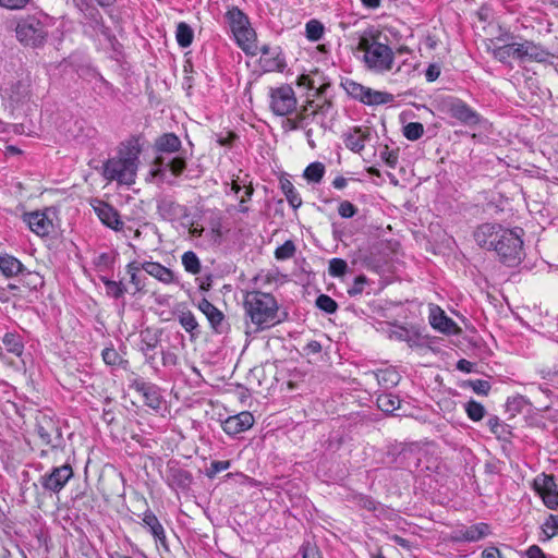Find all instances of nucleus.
I'll use <instances>...</instances> for the list:
<instances>
[{
  "label": "nucleus",
  "mask_w": 558,
  "mask_h": 558,
  "mask_svg": "<svg viewBox=\"0 0 558 558\" xmlns=\"http://www.w3.org/2000/svg\"><path fill=\"white\" fill-rule=\"evenodd\" d=\"M243 308L246 317V326H254V332L269 329L286 320L288 314L280 313L279 304L271 293L259 290L248 291L244 295Z\"/></svg>",
  "instance_id": "f257e3e1"
},
{
  "label": "nucleus",
  "mask_w": 558,
  "mask_h": 558,
  "mask_svg": "<svg viewBox=\"0 0 558 558\" xmlns=\"http://www.w3.org/2000/svg\"><path fill=\"white\" fill-rule=\"evenodd\" d=\"M142 147L138 138L133 137L119 150L118 156L107 159L101 167L105 180L117 181L120 184L131 185L135 182Z\"/></svg>",
  "instance_id": "f03ea898"
},
{
  "label": "nucleus",
  "mask_w": 558,
  "mask_h": 558,
  "mask_svg": "<svg viewBox=\"0 0 558 558\" xmlns=\"http://www.w3.org/2000/svg\"><path fill=\"white\" fill-rule=\"evenodd\" d=\"M355 56L365 66L375 73H385L392 69L395 53L392 49L378 41L373 32L359 35L356 38Z\"/></svg>",
  "instance_id": "7ed1b4c3"
},
{
  "label": "nucleus",
  "mask_w": 558,
  "mask_h": 558,
  "mask_svg": "<svg viewBox=\"0 0 558 558\" xmlns=\"http://www.w3.org/2000/svg\"><path fill=\"white\" fill-rule=\"evenodd\" d=\"M51 26V19L47 14H28L17 21L15 35L23 46L40 48L46 44Z\"/></svg>",
  "instance_id": "20e7f679"
},
{
  "label": "nucleus",
  "mask_w": 558,
  "mask_h": 558,
  "mask_svg": "<svg viewBox=\"0 0 558 558\" xmlns=\"http://www.w3.org/2000/svg\"><path fill=\"white\" fill-rule=\"evenodd\" d=\"M522 233V229H505V231L500 233L494 251L497 253L502 264L513 267L519 265L524 258L523 240L521 239Z\"/></svg>",
  "instance_id": "39448f33"
},
{
  "label": "nucleus",
  "mask_w": 558,
  "mask_h": 558,
  "mask_svg": "<svg viewBox=\"0 0 558 558\" xmlns=\"http://www.w3.org/2000/svg\"><path fill=\"white\" fill-rule=\"evenodd\" d=\"M35 433L41 444L47 446L51 451L64 449L65 440L62 434L61 422L56 415L39 412L36 416Z\"/></svg>",
  "instance_id": "423d86ee"
},
{
  "label": "nucleus",
  "mask_w": 558,
  "mask_h": 558,
  "mask_svg": "<svg viewBox=\"0 0 558 558\" xmlns=\"http://www.w3.org/2000/svg\"><path fill=\"white\" fill-rule=\"evenodd\" d=\"M73 476L74 471L71 464L53 466L49 472L40 475L38 483L33 484L37 490V498L40 495H58Z\"/></svg>",
  "instance_id": "0eeeda50"
},
{
  "label": "nucleus",
  "mask_w": 558,
  "mask_h": 558,
  "mask_svg": "<svg viewBox=\"0 0 558 558\" xmlns=\"http://www.w3.org/2000/svg\"><path fill=\"white\" fill-rule=\"evenodd\" d=\"M225 19L232 31L236 44L245 51H248V45L256 38V33L251 26L248 16L238 7L232 5L225 14Z\"/></svg>",
  "instance_id": "6e6552de"
},
{
  "label": "nucleus",
  "mask_w": 558,
  "mask_h": 558,
  "mask_svg": "<svg viewBox=\"0 0 558 558\" xmlns=\"http://www.w3.org/2000/svg\"><path fill=\"white\" fill-rule=\"evenodd\" d=\"M377 134L368 126L354 128L351 131V151L366 163H372L377 155Z\"/></svg>",
  "instance_id": "1a4fd4ad"
},
{
  "label": "nucleus",
  "mask_w": 558,
  "mask_h": 558,
  "mask_svg": "<svg viewBox=\"0 0 558 558\" xmlns=\"http://www.w3.org/2000/svg\"><path fill=\"white\" fill-rule=\"evenodd\" d=\"M399 373L393 368L379 369L377 372L364 373L362 378L351 379V389L364 387L365 390H372L375 386L384 389H390L397 386L400 381Z\"/></svg>",
  "instance_id": "9d476101"
},
{
  "label": "nucleus",
  "mask_w": 558,
  "mask_h": 558,
  "mask_svg": "<svg viewBox=\"0 0 558 558\" xmlns=\"http://www.w3.org/2000/svg\"><path fill=\"white\" fill-rule=\"evenodd\" d=\"M298 100L293 88L282 84L269 90V108L279 117H287L296 110Z\"/></svg>",
  "instance_id": "9b49d317"
},
{
  "label": "nucleus",
  "mask_w": 558,
  "mask_h": 558,
  "mask_svg": "<svg viewBox=\"0 0 558 558\" xmlns=\"http://www.w3.org/2000/svg\"><path fill=\"white\" fill-rule=\"evenodd\" d=\"M77 11L83 17L84 25L92 28L95 33L100 34L110 43L116 40V36L112 34L111 28L105 24L102 14L99 11L96 2L84 5Z\"/></svg>",
  "instance_id": "f8f14e48"
},
{
  "label": "nucleus",
  "mask_w": 558,
  "mask_h": 558,
  "mask_svg": "<svg viewBox=\"0 0 558 558\" xmlns=\"http://www.w3.org/2000/svg\"><path fill=\"white\" fill-rule=\"evenodd\" d=\"M129 387L142 395L144 403L148 408L153 410H159L161 408L163 397L161 395V389L156 384L136 376L130 380Z\"/></svg>",
  "instance_id": "ddd939ff"
},
{
  "label": "nucleus",
  "mask_w": 558,
  "mask_h": 558,
  "mask_svg": "<svg viewBox=\"0 0 558 558\" xmlns=\"http://www.w3.org/2000/svg\"><path fill=\"white\" fill-rule=\"evenodd\" d=\"M165 481L172 490L186 493L191 489L193 475L189 470L181 468L177 460H169Z\"/></svg>",
  "instance_id": "4468645a"
},
{
  "label": "nucleus",
  "mask_w": 558,
  "mask_h": 558,
  "mask_svg": "<svg viewBox=\"0 0 558 558\" xmlns=\"http://www.w3.org/2000/svg\"><path fill=\"white\" fill-rule=\"evenodd\" d=\"M447 112L464 125H476L481 122V116L466 102L459 98L450 97L445 102Z\"/></svg>",
  "instance_id": "2eb2a0df"
},
{
  "label": "nucleus",
  "mask_w": 558,
  "mask_h": 558,
  "mask_svg": "<svg viewBox=\"0 0 558 558\" xmlns=\"http://www.w3.org/2000/svg\"><path fill=\"white\" fill-rule=\"evenodd\" d=\"M351 98H354L367 106H379L392 102L395 97L386 92L374 90L371 87L351 82Z\"/></svg>",
  "instance_id": "dca6fc26"
},
{
  "label": "nucleus",
  "mask_w": 558,
  "mask_h": 558,
  "mask_svg": "<svg viewBox=\"0 0 558 558\" xmlns=\"http://www.w3.org/2000/svg\"><path fill=\"white\" fill-rule=\"evenodd\" d=\"M260 59L259 65L263 72H284L287 68L286 56L280 46L270 47L264 45L259 49Z\"/></svg>",
  "instance_id": "f3484780"
},
{
  "label": "nucleus",
  "mask_w": 558,
  "mask_h": 558,
  "mask_svg": "<svg viewBox=\"0 0 558 558\" xmlns=\"http://www.w3.org/2000/svg\"><path fill=\"white\" fill-rule=\"evenodd\" d=\"M515 59L521 62H547L550 58L549 51L538 44L531 40H524L523 43H515Z\"/></svg>",
  "instance_id": "a211bd4d"
},
{
  "label": "nucleus",
  "mask_w": 558,
  "mask_h": 558,
  "mask_svg": "<svg viewBox=\"0 0 558 558\" xmlns=\"http://www.w3.org/2000/svg\"><path fill=\"white\" fill-rule=\"evenodd\" d=\"M90 206L93 207L99 220L106 227L114 231H121L123 229L124 223L120 217V214L112 205L105 201L94 198L90 202Z\"/></svg>",
  "instance_id": "6ab92c4d"
},
{
  "label": "nucleus",
  "mask_w": 558,
  "mask_h": 558,
  "mask_svg": "<svg viewBox=\"0 0 558 558\" xmlns=\"http://www.w3.org/2000/svg\"><path fill=\"white\" fill-rule=\"evenodd\" d=\"M254 416L248 411L240 412L235 415L228 416L222 421L221 426L223 432L232 437L248 430L254 425Z\"/></svg>",
  "instance_id": "aec40b11"
},
{
  "label": "nucleus",
  "mask_w": 558,
  "mask_h": 558,
  "mask_svg": "<svg viewBox=\"0 0 558 558\" xmlns=\"http://www.w3.org/2000/svg\"><path fill=\"white\" fill-rule=\"evenodd\" d=\"M198 310L207 317L213 330L216 333H223L228 330L229 326L226 323L225 314L217 308L210 301L203 298L198 304Z\"/></svg>",
  "instance_id": "412c9836"
},
{
  "label": "nucleus",
  "mask_w": 558,
  "mask_h": 558,
  "mask_svg": "<svg viewBox=\"0 0 558 558\" xmlns=\"http://www.w3.org/2000/svg\"><path fill=\"white\" fill-rule=\"evenodd\" d=\"M505 231L500 225L483 223L474 231L475 242L483 248L494 250L498 238Z\"/></svg>",
  "instance_id": "4be33fe9"
},
{
  "label": "nucleus",
  "mask_w": 558,
  "mask_h": 558,
  "mask_svg": "<svg viewBox=\"0 0 558 558\" xmlns=\"http://www.w3.org/2000/svg\"><path fill=\"white\" fill-rule=\"evenodd\" d=\"M22 220L28 226L32 232L41 238L48 236L53 228L52 221L45 213L39 210L24 213Z\"/></svg>",
  "instance_id": "5701e85b"
},
{
  "label": "nucleus",
  "mask_w": 558,
  "mask_h": 558,
  "mask_svg": "<svg viewBox=\"0 0 558 558\" xmlns=\"http://www.w3.org/2000/svg\"><path fill=\"white\" fill-rule=\"evenodd\" d=\"M429 324L434 329L446 335H457L460 331L457 324L437 305L429 306Z\"/></svg>",
  "instance_id": "b1692460"
},
{
  "label": "nucleus",
  "mask_w": 558,
  "mask_h": 558,
  "mask_svg": "<svg viewBox=\"0 0 558 558\" xmlns=\"http://www.w3.org/2000/svg\"><path fill=\"white\" fill-rule=\"evenodd\" d=\"M154 151L156 156L170 155L182 151V142L180 137L172 133H163L155 140Z\"/></svg>",
  "instance_id": "393cba45"
},
{
  "label": "nucleus",
  "mask_w": 558,
  "mask_h": 558,
  "mask_svg": "<svg viewBox=\"0 0 558 558\" xmlns=\"http://www.w3.org/2000/svg\"><path fill=\"white\" fill-rule=\"evenodd\" d=\"M162 333V328L145 327L142 329L140 331V342L137 344L138 351L141 353L156 351L161 344Z\"/></svg>",
  "instance_id": "a878e982"
},
{
  "label": "nucleus",
  "mask_w": 558,
  "mask_h": 558,
  "mask_svg": "<svg viewBox=\"0 0 558 558\" xmlns=\"http://www.w3.org/2000/svg\"><path fill=\"white\" fill-rule=\"evenodd\" d=\"M157 214L165 221H177L185 211V207L170 197L157 199Z\"/></svg>",
  "instance_id": "bb28decb"
},
{
  "label": "nucleus",
  "mask_w": 558,
  "mask_h": 558,
  "mask_svg": "<svg viewBox=\"0 0 558 558\" xmlns=\"http://www.w3.org/2000/svg\"><path fill=\"white\" fill-rule=\"evenodd\" d=\"M142 520H143L144 525L148 529L149 533L155 538L156 543H158L166 550H168L169 548H168L166 532H165L162 524L156 517V514L150 509H147L143 513Z\"/></svg>",
  "instance_id": "cd10ccee"
},
{
  "label": "nucleus",
  "mask_w": 558,
  "mask_h": 558,
  "mask_svg": "<svg viewBox=\"0 0 558 558\" xmlns=\"http://www.w3.org/2000/svg\"><path fill=\"white\" fill-rule=\"evenodd\" d=\"M154 165L159 171L169 170L172 175L179 177L186 169V157L182 155V151L170 159L166 156H156Z\"/></svg>",
  "instance_id": "c85d7f7f"
},
{
  "label": "nucleus",
  "mask_w": 558,
  "mask_h": 558,
  "mask_svg": "<svg viewBox=\"0 0 558 558\" xmlns=\"http://www.w3.org/2000/svg\"><path fill=\"white\" fill-rule=\"evenodd\" d=\"M142 267H144V271L146 274L156 278L157 280L165 284H170L177 281L173 271L170 268L165 267L160 263L145 260V264L142 265Z\"/></svg>",
  "instance_id": "c756f323"
},
{
  "label": "nucleus",
  "mask_w": 558,
  "mask_h": 558,
  "mask_svg": "<svg viewBox=\"0 0 558 558\" xmlns=\"http://www.w3.org/2000/svg\"><path fill=\"white\" fill-rule=\"evenodd\" d=\"M25 266L15 256L3 253L0 254V271L5 278H12L19 276Z\"/></svg>",
  "instance_id": "7c9ffc66"
},
{
  "label": "nucleus",
  "mask_w": 558,
  "mask_h": 558,
  "mask_svg": "<svg viewBox=\"0 0 558 558\" xmlns=\"http://www.w3.org/2000/svg\"><path fill=\"white\" fill-rule=\"evenodd\" d=\"M178 322L182 328L190 335V339L196 340L202 331L194 314L191 311H182L178 314Z\"/></svg>",
  "instance_id": "2f4dec72"
},
{
  "label": "nucleus",
  "mask_w": 558,
  "mask_h": 558,
  "mask_svg": "<svg viewBox=\"0 0 558 558\" xmlns=\"http://www.w3.org/2000/svg\"><path fill=\"white\" fill-rule=\"evenodd\" d=\"M2 343L8 353L13 354L16 357H21L24 352V341L21 335L17 332H7L2 338Z\"/></svg>",
  "instance_id": "473e14b6"
},
{
  "label": "nucleus",
  "mask_w": 558,
  "mask_h": 558,
  "mask_svg": "<svg viewBox=\"0 0 558 558\" xmlns=\"http://www.w3.org/2000/svg\"><path fill=\"white\" fill-rule=\"evenodd\" d=\"M280 189L284 194L289 205L293 209H298L302 205V198L295 190L293 183L288 177L282 175L279 180Z\"/></svg>",
  "instance_id": "72a5a7b5"
},
{
  "label": "nucleus",
  "mask_w": 558,
  "mask_h": 558,
  "mask_svg": "<svg viewBox=\"0 0 558 558\" xmlns=\"http://www.w3.org/2000/svg\"><path fill=\"white\" fill-rule=\"evenodd\" d=\"M99 280L104 283L106 288V294L111 299H123L125 293L128 292L126 286L121 280L116 281L109 279L106 276H99Z\"/></svg>",
  "instance_id": "f704fd0d"
},
{
  "label": "nucleus",
  "mask_w": 558,
  "mask_h": 558,
  "mask_svg": "<svg viewBox=\"0 0 558 558\" xmlns=\"http://www.w3.org/2000/svg\"><path fill=\"white\" fill-rule=\"evenodd\" d=\"M488 532L489 526L486 523H478L460 531L459 539L466 542H477L484 538Z\"/></svg>",
  "instance_id": "c9c22d12"
},
{
  "label": "nucleus",
  "mask_w": 558,
  "mask_h": 558,
  "mask_svg": "<svg viewBox=\"0 0 558 558\" xmlns=\"http://www.w3.org/2000/svg\"><path fill=\"white\" fill-rule=\"evenodd\" d=\"M175 38L181 48H189L194 39V31L187 23L180 22L177 25Z\"/></svg>",
  "instance_id": "e433bc0d"
},
{
  "label": "nucleus",
  "mask_w": 558,
  "mask_h": 558,
  "mask_svg": "<svg viewBox=\"0 0 558 558\" xmlns=\"http://www.w3.org/2000/svg\"><path fill=\"white\" fill-rule=\"evenodd\" d=\"M101 357L105 364L109 366H120L122 368H126L129 361L124 360L120 356L118 351L114 349L111 343L110 347H106L101 352Z\"/></svg>",
  "instance_id": "4c0bfd02"
},
{
  "label": "nucleus",
  "mask_w": 558,
  "mask_h": 558,
  "mask_svg": "<svg viewBox=\"0 0 558 558\" xmlns=\"http://www.w3.org/2000/svg\"><path fill=\"white\" fill-rule=\"evenodd\" d=\"M325 174V166L320 161L311 162L304 170L303 177L308 183H320Z\"/></svg>",
  "instance_id": "58836bf2"
},
{
  "label": "nucleus",
  "mask_w": 558,
  "mask_h": 558,
  "mask_svg": "<svg viewBox=\"0 0 558 558\" xmlns=\"http://www.w3.org/2000/svg\"><path fill=\"white\" fill-rule=\"evenodd\" d=\"M22 283L27 287L29 290L37 291L43 288L45 284L44 277L37 271H31L25 268L21 274Z\"/></svg>",
  "instance_id": "ea45409f"
},
{
  "label": "nucleus",
  "mask_w": 558,
  "mask_h": 558,
  "mask_svg": "<svg viewBox=\"0 0 558 558\" xmlns=\"http://www.w3.org/2000/svg\"><path fill=\"white\" fill-rule=\"evenodd\" d=\"M534 489L538 495L551 492L557 488L555 476L542 473L534 478Z\"/></svg>",
  "instance_id": "a19ab883"
},
{
  "label": "nucleus",
  "mask_w": 558,
  "mask_h": 558,
  "mask_svg": "<svg viewBox=\"0 0 558 558\" xmlns=\"http://www.w3.org/2000/svg\"><path fill=\"white\" fill-rule=\"evenodd\" d=\"M377 407L385 413H392L400 407V399L391 393H383L377 397Z\"/></svg>",
  "instance_id": "79ce46f5"
},
{
  "label": "nucleus",
  "mask_w": 558,
  "mask_h": 558,
  "mask_svg": "<svg viewBox=\"0 0 558 558\" xmlns=\"http://www.w3.org/2000/svg\"><path fill=\"white\" fill-rule=\"evenodd\" d=\"M515 43L504 45V46H495L492 48L493 57L501 63H508L510 58L515 59Z\"/></svg>",
  "instance_id": "37998d69"
},
{
  "label": "nucleus",
  "mask_w": 558,
  "mask_h": 558,
  "mask_svg": "<svg viewBox=\"0 0 558 558\" xmlns=\"http://www.w3.org/2000/svg\"><path fill=\"white\" fill-rule=\"evenodd\" d=\"M181 260H182V265L184 267V269L192 274V275H197L201 272V260L198 258V256L196 255V253H194L193 251H187L185 252L182 257H181Z\"/></svg>",
  "instance_id": "c03bdc74"
},
{
  "label": "nucleus",
  "mask_w": 558,
  "mask_h": 558,
  "mask_svg": "<svg viewBox=\"0 0 558 558\" xmlns=\"http://www.w3.org/2000/svg\"><path fill=\"white\" fill-rule=\"evenodd\" d=\"M324 24L318 20H310L305 24V36L311 41H318L324 35Z\"/></svg>",
  "instance_id": "a18cd8bd"
},
{
  "label": "nucleus",
  "mask_w": 558,
  "mask_h": 558,
  "mask_svg": "<svg viewBox=\"0 0 558 558\" xmlns=\"http://www.w3.org/2000/svg\"><path fill=\"white\" fill-rule=\"evenodd\" d=\"M94 89L102 97L113 98L117 96L118 89L104 76L97 73V81L95 83Z\"/></svg>",
  "instance_id": "49530a36"
},
{
  "label": "nucleus",
  "mask_w": 558,
  "mask_h": 558,
  "mask_svg": "<svg viewBox=\"0 0 558 558\" xmlns=\"http://www.w3.org/2000/svg\"><path fill=\"white\" fill-rule=\"evenodd\" d=\"M464 410L468 417L473 422L481 421L486 413L484 405L475 400L468 401L464 404Z\"/></svg>",
  "instance_id": "de8ad7c7"
},
{
  "label": "nucleus",
  "mask_w": 558,
  "mask_h": 558,
  "mask_svg": "<svg viewBox=\"0 0 558 558\" xmlns=\"http://www.w3.org/2000/svg\"><path fill=\"white\" fill-rule=\"evenodd\" d=\"M296 116L298 118H305L304 122L306 128L311 122H318L322 113L317 111L316 106H314L313 102H308L296 113Z\"/></svg>",
  "instance_id": "09e8293b"
},
{
  "label": "nucleus",
  "mask_w": 558,
  "mask_h": 558,
  "mask_svg": "<svg viewBox=\"0 0 558 558\" xmlns=\"http://www.w3.org/2000/svg\"><path fill=\"white\" fill-rule=\"evenodd\" d=\"M296 246L292 240H287L283 244L279 245L275 251V257L278 260H287L294 256Z\"/></svg>",
  "instance_id": "8fccbe9b"
},
{
  "label": "nucleus",
  "mask_w": 558,
  "mask_h": 558,
  "mask_svg": "<svg viewBox=\"0 0 558 558\" xmlns=\"http://www.w3.org/2000/svg\"><path fill=\"white\" fill-rule=\"evenodd\" d=\"M93 264L100 271L110 270L114 265V257L111 253L104 252L93 259Z\"/></svg>",
  "instance_id": "3c124183"
},
{
  "label": "nucleus",
  "mask_w": 558,
  "mask_h": 558,
  "mask_svg": "<svg viewBox=\"0 0 558 558\" xmlns=\"http://www.w3.org/2000/svg\"><path fill=\"white\" fill-rule=\"evenodd\" d=\"M424 133V126L420 122H410L403 128V135L409 141H416L422 137Z\"/></svg>",
  "instance_id": "603ef678"
},
{
  "label": "nucleus",
  "mask_w": 558,
  "mask_h": 558,
  "mask_svg": "<svg viewBox=\"0 0 558 558\" xmlns=\"http://www.w3.org/2000/svg\"><path fill=\"white\" fill-rule=\"evenodd\" d=\"M348 264L342 258H332L329 260L328 272L331 277H343L347 274Z\"/></svg>",
  "instance_id": "864d4df0"
},
{
  "label": "nucleus",
  "mask_w": 558,
  "mask_h": 558,
  "mask_svg": "<svg viewBox=\"0 0 558 558\" xmlns=\"http://www.w3.org/2000/svg\"><path fill=\"white\" fill-rule=\"evenodd\" d=\"M316 306L327 314H332L337 311L336 301L327 294H319L315 302Z\"/></svg>",
  "instance_id": "5fc2aeb1"
},
{
  "label": "nucleus",
  "mask_w": 558,
  "mask_h": 558,
  "mask_svg": "<svg viewBox=\"0 0 558 558\" xmlns=\"http://www.w3.org/2000/svg\"><path fill=\"white\" fill-rule=\"evenodd\" d=\"M29 81L28 80H20L15 84L12 85V97L16 101H21L26 98L29 94Z\"/></svg>",
  "instance_id": "6e6d98bb"
},
{
  "label": "nucleus",
  "mask_w": 558,
  "mask_h": 558,
  "mask_svg": "<svg viewBox=\"0 0 558 558\" xmlns=\"http://www.w3.org/2000/svg\"><path fill=\"white\" fill-rule=\"evenodd\" d=\"M230 466V460H214L210 466L206 469L205 474L208 478H214L218 473L228 470Z\"/></svg>",
  "instance_id": "4d7b16f0"
},
{
  "label": "nucleus",
  "mask_w": 558,
  "mask_h": 558,
  "mask_svg": "<svg viewBox=\"0 0 558 558\" xmlns=\"http://www.w3.org/2000/svg\"><path fill=\"white\" fill-rule=\"evenodd\" d=\"M465 385L480 396H487L492 388L490 383L483 379L468 380Z\"/></svg>",
  "instance_id": "13d9d810"
},
{
  "label": "nucleus",
  "mask_w": 558,
  "mask_h": 558,
  "mask_svg": "<svg viewBox=\"0 0 558 558\" xmlns=\"http://www.w3.org/2000/svg\"><path fill=\"white\" fill-rule=\"evenodd\" d=\"M146 281H147V278L140 274L133 272L132 275H130V283L134 288V290L131 292V294L135 295L137 293H146V290H145Z\"/></svg>",
  "instance_id": "bf43d9fd"
},
{
  "label": "nucleus",
  "mask_w": 558,
  "mask_h": 558,
  "mask_svg": "<svg viewBox=\"0 0 558 558\" xmlns=\"http://www.w3.org/2000/svg\"><path fill=\"white\" fill-rule=\"evenodd\" d=\"M302 558H322L320 551L316 544L308 541L304 542L300 548Z\"/></svg>",
  "instance_id": "052dcab7"
},
{
  "label": "nucleus",
  "mask_w": 558,
  "mask_h": 558,
  "mask_svg": "<svg viewBox=\"0 0 558 558\" xmlns=\"http://www.w3.org/2000/svg\"><path fill=\"white\" fill-rule=\"evenodd\" d=\"M160 354H161V362L165 367H173L179 362L178 355L171 350L161 349Z\"/></svg>",
  "instance_id": "680f3d73"
},
{
  "label": "nucleus",
  "mask_w": 558,
  "mask_h": 558,
  "mask_svg": "<svg viewBox=\"0 0 558 558\" xmlns=\"http://www.w3.org/2000/svg\"><path fill=\"white\" fill-rule=\"evenodd\" d=\"M545 504V506L549 509H555L558 507V490L557 488L551 492H546L539 495Z\"/></svg>",
  "instance_id": "e2e57ef3"
},
{
  "label": "nucleus",
  "mask_w": 558,
  "mask_h": 558,
  "mask_svg": "<svg viewBox=\"0 0 558 558\" xmlns=\"http://www.w3.org/2000/svg\"><path fill=\"white\" fill-rule=\"evenodd\" d=\"M254 194V187L252 185L245 186L244 194L240 198L239 203V211L242 214L248 213V207L245 205L248 201H251Z\"/></svg>",
  "instance_id": "0e129e2a"
},
{
  "label": "nucleus",
  "mask_w": 558,
  "mask_h": 558,
  "mask_svg": "<svg viewBox=\"0 0 558 558\" xmlns=\"http://www.w3.org/2000/svg\"><path fill=\"white\" fill-rule=\"evenodd\" d=\"M31 0H0V7L9 10H21L25 8Z\"/></svg>",
  "instance_id": "69168bd1"
},
{
  "label": "nucleus",
  "mask_w": 558,
  "mask_h": 558,
  "mask_svg": "<svg viewBox=\"0 0 558 558\" xmlns=\"http://www.w3.org/2000/svg\"><path fill=\"white\" fill-rule=\"evenodd\" d=\"M381 158L385 160L386 165L390 168H395L398 162V155L395 151H389L388 147L385 146L384 150L380 153Z\"/></svg>",
  "instance_id": "338daca9"
},
{
  "label": "nucleus",
  "mask_w": 558,
  "mask_h": 558,
  "mask_svg": "<svg viewBox=\"0 0 558 558\" xmlns=\"http://www.w3.org/2000/svg\"><path fill=\"white\" fill-rule=\"evenodd\" d=\"M482 558H506L499 549L495 547L487 548L483 551Z\"/></svg>",
  "instance_id": "774afa93"
}]
</instances>
